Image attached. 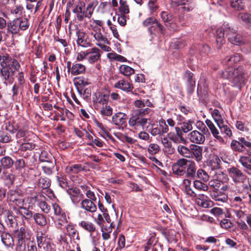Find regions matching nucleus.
I'll return each mask as SVG.
<instances>
[{
    "mask_svg": "<svg viewBox=\"0 0 251 251\" xmlns=\"http://www.w3.org/2000/svg\"><path fill=\"white\" fill-rule=\"evenodd\" d=\"M241 59V56L239 53H234L230 56H227L223 60V63L229 67L222 72L221 76L223 78L229 79L232 78V83L237 86L241 87L244 84L245 78L244 76V71L242 67L236 69L233 68L232 66L239 61Z\"/></svg>",
    "mask_w": 251,
    "mask_h": 251,
    "instance_id": "1",
    "label": "nucleus"
},
{
    "mask_svg": "<svg viewBox=\"0 0 251 251\" xmlns=\"http://www.w3.org/2000/svg\"><path fill=\"white\" fill-rule=\"evenodd\" d=\"M20 65L15 59L7 54L0 53V76L4 83H12L14 79V75L19 70Z\"/></svg>",
    "mask_w": 251,
    "mask_h": 251,
    "instance_id": "2",
    "label": "nucleus"
},
{
    "mask_svg": "<svg viewBox=\"0 0 251 251\" xmlns=\"http://www.w3.org/2000/svg\"><path fill=\"white\" fill-rule=\"evenodd\" d=\"M216 44L218 49H221V47L225 43V36L231 44L240 46L243 45L245 43L243 37L236 32L235 29L231 28L228 25H223L217 31Z\"/></svg>",
    "mask_w": 251,
    "mask_h": 251,
    "instance_id": "3",
    "label": "nucleus"
},
{
    "mask_svg": "<svg viewBox=\"0 0 251 251\" xmlns=\"http://www.w3.org/2000/svg\"><path fill=\"white\" fill-rule=\"evenodd\" d=\"M229 176L232 178L236 186L235 189H232L236 193L242 194L246 192L248 194L251 190V186L247 182V176L239 169L235 167H231L227 169Z\"/></svg>",
    "mask_w": 251,
    "mask_h": 251,
    "instance_id": "4",
    "label": "nucleus"
},
{
    "mask_svg": "<svg viewBox=\"0 0 251 251\" xmlns=\"http://www.w3.org/2000/svg\"><path fill=\"white\" fill-rule=\"evenodd\" d=\"M151 110L149 108L134 110L128 121L129 126L133 130H143L146 126L149 123V119L145 118L144 116L148 114Z\"/></svg>",
    "mask_w": 251,
    "mask_h": 251,
    "instance_id": "5",
    "label": "nucleus"
},
{
    "mask_svg": "<svg viewBox=\"0 0 251 251\" xmlns=\"http://www.w3.org/2000/svg\"><path fill=\"white\" fill-rule=\"evenodd\" d=\"M95 9L94 2H91L87 5L83 1H80L76 4L73 9V12L75 14L76 19L82 22L85 18L90 19Z\"/></svg>",
    "mask_w": 251,
    "mask_h": 251,
    "instance_id": "6",
    "label": "nucleus"
},
{
    "mask_svg": "<svg viewBox=\"0 0 251 251\" xmlns=\"http://www.w3.org/2000/svg\"><path fill=\"white\" fill-rule=\"evenodd\" d=\"M29 26L28 20L26 18H18L7 24V31L12 34H21Z\"/></svg>",
    "mask_w": 251,
    "mask_h": 251,
    "instance_id": "7",
    "label": "nucleus"
},
{
    "mask_svg": "<svg viewBox=\"0 0 251 251\" xmlns=\"http://www.w3.org/2000/svg\"><path fill=\"white\" fill-rule=\"evenodd\" d=\"M91 35L94 38L93 41L95 45L101 50L106 52H109L111 50V48L109 46L110 42L107 38L101 33L100 28L94 29L91 32Z\"/></svg>",
    "mask_w": 251,
    "mask_h": 251,
    "instance_id": "8",
    "label": "nucleus"
},
{
    "mask_svg": "<svg viewBox=\"0 0 251 251\" xmlns=\"http://www.w3.org/2000/svg\"><path fill=\"white\" fill-rule=\"evenodd\" d=\"M30 237L27 227L23 226L14 232V238L17 241V248L19 251H24L25 249V241Z\"/></svg>",
    "mask_w": 251,
    "mask_h": 251,
    "instance_id": "9",
    "label": "nucleus"
},
{
    "mask_svg": "<svg viewBox=\"0 0 251 251\" xmlns=\"http://www.w3.org/2000/svg\"><path fill=\"white\" fill-rule=\"evenodd\" d=\"M7 199L17 207L25 204L22 193L19 191L12 190L9 191L7 193Z\"/></svg>",
    "mask_w": 251,
    "mask_h": 251,
    "instance_id": "10",
    "label": "nucleus"
},
{
    "mask_svg": "<svg viewBox=\"0 0 251 251\" xmlns=\"http://www.w3.org/2000/svg\"><path fill=\"white\" fill-rule=\"evenodd\" d=\"M109 95L103 92H96L93 98V102L95 109L108 104Z\"/></svg>",
    "mask_w": 251,
    "mask_h": 251,
    "instance_id": "11",
    "label": "nucleus"
},
{
    "mask_svg": "<svg viewBox=\"0 0 251 251\" xmlns=\"http://www.w3.org/2000/svg\"><path fill=\"white\" fill-rule=\"evenodd\" d=\"M30 199L31 202L38 205L43 212L45 213L50 212V207L46 202V197L43 195L34 194L31 197Z\"/></svg>",
    "mask_w": 251,
    "mask_h": 251,
    "instance_id": "12",
    "label": "nucleus"
},
{
    "mask_svg": "<svg viewBox=\"0 0 251 251\" xmlns=\"http://www.w3.org/2000/svg\"><path fill=\"white\" fill-rule=\"evenodd\" d=\"M188 159L180 158L172 166L174 174L177 176H183L186 173V168L187 165Z\"/></svg>",
    "mask_w": 251,
    "mask_h": 251,
    "instance_id": "13",
    "label": "nucleus"
},
{
    "mask_svg": "<svg viewBox=\"0 0 251 251\" xmlns=\"http://www.w3.org/2000/svg\"><path fill=\"white\" fill-rule=\"evenodd\" d=\"M204 133L197 130H194L187 135L188 139L190 142L195 145L202 144L205 141Z\"/></svg>",
    "mask_w": 251,
    "mask_h": 251,
    "instance_id": "14",
    "label": "nucleus"
},
{
    "mask_svg": "<svg viewBox=\"0 0 251 251\" xmlns=\"http://www.w3.org/2000/svg\"><path fill=\"white\" fill-rule=\"evenodd\" d=\"M77 37L76 44L78 46L83 48H88L91 46V40L88 35L82 30L78 29L76 32Z\"/></svg>",
    "mask_w": 251,
    "mask_h": 251,
    "instance_id": "15",
    "label": "nucleus"
},
{
    "mask_svg": "<svg viewBox=\"0 0 251 251\" xmlns=\"http://www.w3.org/2000/svg\"><path fill=\"white\" fill-rule=\"evenodd\" d=\"M143 25L145 26H149V30L151 33L152 28L158 29V31L163 33L165 31V28L158 21L154 18L150 17L146 19L143 22Z\"/></svg>",
    "mask_w": 251,
    "mask_h": 251,
    "instance_id": "16",
    "label": "nucleus"
},
{
    "mask_svg": "<svg viewBox=\"0 0 251 251\" xmlns=\"http://www.w3.org/2000/svg\"><path fill=\"white\" fill-rule=\"evenodd\" d=\"M67 193L69 195L72 202L75 204H78L84 198L83 194L77 187H71L68 189Z\"/></svg>",
    "mask_w": 251,
    "mask_h": 251,
    "instance_id": "17",
    "label": "nucleus"
},
{
    "mask_svg": "<svg viewBox=\"0 0 251 251\" xmlns=\"http://www.w3.org/2000/svg\"><path fill=\"white\" fill-rule=\"evenodd\" d=\"M36 241L39 250L43 249L44 251H50L51 245L50 242L47 241L45 234L42 232L37 233L36 235Z\"/></svg>",
    "mask_w": 251,
    "mask_h": 251,
    "instance_id": "18",
    "label": "nucleus"
},
{
    "mask_svg": "<svg viewBox=\"0 0 251 251\" xmlns=\"http://www.w3.org/2000/svg\"><path fill=\"white\" fill-rule=\"evenodd\" d=\"M191 152L189 158L194 159L198 163L201 162L202 160V147L197 145H190Z\"/></svg>",
    "mask_w": 251,
    "mask_h": 251,
    "instance_id": "19",
    "label": "nucleus"
},
{
    "mask_svg": "<svg viewBox=\"0 0 251 251\" xmlns=\"http://www.w3.org/2000/svg\"><path fill=\"white\" fill-rule=\"evenodd\" d=\"M101 56L100 50L97 48L93 47L87 50V61L90 64H94L98 61Z\"/></svg>",
    "mask_w": 251,
    "mask_h": 251,
    "instance_id": "20",
    "label": "nucleus"
},
{
    "mask_svg": "<svg viewBox=\"0 0 251 251\" xmlns=\"http://www.w3.org/2000/svg\"><path fill=\"white\" fill-rule=\"evenodd\" d=\"M175 128L176 133L170 132L169 134L170 139L173 142L176 144H179L181 143L185 144L187 142L186 140L182 136L180 128L178 127H175Z\"/></svg>",
    "mask_w": 251,
    "mask_h": 251,
    "instance_id": "21",
    "label": "nucleus"
},
{
    "mask_svg": "<svg viewBox=\"0 0 251 251\" xmlns=\"http://www.w3.org/2000/svg\"><path fill=\"white\" fill-rule=\"evenodd\" d=\"M80 207L83 209L91 213H94L97 210L96 205L93 201L89 199H82L80 203Z\"/></svg>",
    "mask_w": 251,
    "mask_h": 251,
    "instance_id": "22",
    "label": "nucleus"
},
{
    "mask_svg": "<svg viewBox=\"0 0 251 251\" xmlns=\"http://www.w3.org/2000/svg\"><path fill=\"white\" fill-rule=\"evenodd\" d=\"M114 87L126 92H130L133 88L132 84L128 81L121 79L114 84Z\"/></svg>",
    "mask_w": 251,
    "mask_h": 251,
    "instance_id": "23",
    "label": "nucleus"
},
{
    "mask_svg": "<svg viewBox=\"0 0 251 251\" xmlns=\"http://www.w3.org/2000/svg\"><path fill=\"white\" fill-rule=\"evenodd\" d=\"M197 168L195 162L192 160H188L186 168V173L188 177L194 178L197 174Z\"/></svg>",
    "mask_w": 251,
    "mask_h": 251,
    "instance_id": "24",
    "label": "nucleus"
},
{
    "mask_svg": "<svg viewBox=\"0 0 251 251\" xmlns=\"http://www.w3.org/2000/svg\"><path fill=\"white\" fill-rule=\"evenodd\" d=\"M86 71L85 66L81 63L75 62L73 63L71 68V74L73 75H77L83 74Z\"/></svg>",
    "mask_w": 251,
    "mask_h": 251,
    "instance_id": "25",
    "label": "nucleus"
},
{
    "mask_svg": "<svg viewBox=\"0 0 251 251\" xmlns=\"http://www.w3.org/2000/svg\"><path fill=\"white\" fill-rule=\"evenodd\" d=\"M127 115L122 112L115 114L112 118L113 123L117 126H122L126 123Z\"/></svg>",
    "mask_w": 251,
    "mask_h": 251,
    "instance_id": "26",
    "label": "nucleus"
},
{
    "mask_svg": "<svg viewBox=\"0 0 251 251\" xmlns=\"http://www.w3.org/2000/svg\"><path fill=\"white\" fill-rule=\"evenodd\" d=\"M83 170L84 166L79 164L69 165L65 168V172L69 175L77 174Z\"/></svg>",
    "mask_w": 251,
    "mask_h": 251,
    "instance_id": "27",
    "label": "nucleus"
},
{
    "mask_svg": "<svg viewBox=\"0 0 251 251\" xmlns=\"http://www.w3.org/2000/svg\"><path fill=\"white\" fill-rule=\"evenodd\" d=\"M243 141V137H239L238 140H233L230 143V147L232 150L242 152L244 151V145L242 143Z\"/></svg>",
    "mask_w": 251,
    "mask_h": 251,
    "instance_id": "28",
    "label": "nucleus"
},
{
    "mask_svg": "<svg viewBox=\"0 0 251 251\" xmlns=\"http://www.w3.org/2000/svg\"><path fill=\"white\" fill-rule=\"evenodd\" d=\"M68 219L69 217H67L66 213L54 217V220L55 223L56 227L57 228L60 229L62 226L68 223Z\"/></svg>",
    "mask_w": 251,
    "mask_h": 251,
    "instance_id": "29",
    "label": "nucleus"
},
{
    "mask_svg": "<svg viewBox=\"0 0 251 251\" xmlns=\"http://www.w3.org/2000/svg\"><path fill=\"white\" fill-rule=\"evenodd\" d=\"M191 185V180L188 179H185L183 180V185L184 187V191L185 193L189 197L194 198V197L196 196V194L192 189Z\"/></svg>",
    "mask_w": 251,
    "mask_h": 251,
    "instance_id": "30",
    "label": "nucleus"
},
{
    "mask_svg": "<svg viewBox=\"0 0 251 251\" xmlns=\"http://www.w3.org/2000/svg\"><path fill=\"white\" fill-rule=\"evenodd\" d=\"M211 196L213 200L221 202H225L227 200V196L221 192L213 191Z\"/></svg>",
    "mask_w": 251,
    "mask_h": 251,
    "instance_id": "31",
    "label": "nucleus"
},
{
    "mask_svg": "<svg viewBox=\"0 0 251 251\" xmlns=\"http://www.w3.org/2000/svg\"><path fill=\"white\" fill-rule=\"evenodd\" d=\"M120 73L127 77L130 76L135 73L134 69L126 65H122L119 67Z\"/></svg>",
    "mask_w": 251,
    "mask_h": 251,
    "instance_id": "32",
    "label": "nucleus"
},
{
    "mask_svg": "<svg viewBox=\"0 0 251 251\" xmlns=\"http://www.w3.org/2000/svg\"><path fill=\"white\" fill-rule=\"evenodd\" d=\"M238 17L246 26L251 30V15L246 13H240Z\"/></svg>",
    "mask_w": 251,
    "mask_h": 251,
    "instance_id": "33",
    "label": "nucleus"
},
{
    "mask_svg": "<svg viewBox=\"0 0 251 251\" xmlns=\"http://www.w3.org/2000/svg\"><path fill=\"white\" fill-rule=\"evenodd\" d=\"M78 225L90 233L94 232L96 229L95 225L89 221H82L78 224Z\"/></svg>",
    "mask_w": 251,
    "mask_h": 251,
    "instance_id": "34",
    "label": "nucleus"
},
{
    "mask_svg": "<svg viewBox=\"0 0 251 251\" xmlns=\"http://www.w3.org/2000/svg\"><path fill=\"white\" fill-rule=\"evenodd\" d=\"M239 162L245 168L251 170V158L245 155H241L239 157Z\"/></svg>",
    "mask_w": 251,
    "mask_h": 251,
    "instance_id": "35",
    "label": "nucleus"
},
{
    "mask_svg": "<svg viewBox=\"0 0 251 251\" xmlns=\"http://www.w3.org/2000/svg\"><path fill=\"white\" fill-rule=\"evenodd\" d=\"M1 238L2 243L7 247H9L13 244V238L8 233L2 232L1 234Z\"/></svg>",
    "mask_w": 251,
    "mask_h": 251,
    "instance_id": "36",
    "label": "nucleus"
},
{
    "mask_svg": "<svg viewBox=\"0 0 251 251\" xmlns=\"http://www.w3.org/2000/svg\"><path fill=\"white\" fill-rule=\"evenodd\" d=\"M177 150L179 154L181 156L189 158L190 155L191 154V147L190 148H187V147L179 145L177 146Z\"/></svg>",
    "mask_w": 251,
    "mask_h": 251,
    "instance_id": "37",
    "label": "nucleus"
},
{
    "mask_svg": "<svg viewBox=\"0 0 251 251\" xmlns=\"http://www.w3.org/2000/svg\"><path fill=\"white\" fill-rule=\"evenodd\" d=\"M211 116L215 123L217 124L218 126H220V125H222V123L224 122L221 113L217 109H215L212 111Z\"/></svg>",
    "mask_w": 251,
    "mask_h": 251,
    "instance_id": "38",
    "label": "nucleus"
},
{
    "mask_svg": "<svg viewBox=\"0 0 251 251\" xmlns=\"http://www.w3.org/2000/svg\"><path fill=\"white\" fill-rule=\"evenodd\" d=\"M66 229L68 235L71 238H74L75 237L78 236L77 230L75 228V225L73 224L72 223L69 222L67 223V225L66 226Z\"/></svg>",
    "mask_w": 251,
    "mask_h": 251,
    "instance_id": "39",
    "label": "nucleus"
},
{
    "mask_svg": "<svg viewBox=\"0 0 251 251\" xmlns=\"http://www.w3.org/2000/svg\"><path fill=\"white\" fill-rule=\"evenodd\" d=\"M246 0H230V3L232 8L236 10L244 9Z\"/></svg>",
    "mask_w": 251,
    "mask_h": 251,
    "instance_id": "40",
    "label": "nucleus"
},
{
    "mask_svg": "<svg viewBox=\"0 0 251 251\" xmlns=\"http://www.w3.org/2000/svg\"><path fill=\"white\" fill-rule=\"evenodd\" d=\"M33 218L35 223L40 226H45L47 224V219L43 214L41 213H35L33 215Z\"/></svg>",
    "mask_w": 251,
    "mask_h": 251,
    "instance_id": "41",
    "label": "nucleus"
},
{
    "mask_svg": "<svg viewBox=\"0 0 251 251\" xmlns=\"http://www.w3.org/2000/svg\"><path fill=\"white\" fill-rule=\"evenodd\" d=\"M100 111V114L103 116L109 117L112 115L113 109L108 104L101 106L100 108L96 109Z\"/></svg>",
    "mask_w": 251,
    "mask_h": 251,
    "instance_id": "42",
    "label": "nucleus"
},
{
    "mask_svg": "<svg viewBox=\"0 0 251 251\" xmlns=\"http://www.w3.org/2000/svg\"><path fill=\"white\" fill-rule=\"evenodd\" d=\"M194 121L192 120H186L182 122L181 125V129L184 133H187L193 129Z\"/></svg>",
    "mask_w": 251,
    "mask_h": 251,
    "instance_id": "43",
    "label": "nucleus"
},
{
    "mask_svg": "<svg viewBox=\"0 0 251 251\" xmlns=\"http://www.w3.org/2000/svg\"><path fill=\"white\" fill-rule=\"evenodd\" d=\"M5 214L6 216L5 221L7 225L10 227L14 226L16 224V218L9 211H6Z\"/></svg>",
    "mask_w": 251,
    "mask_h": 251,
    "instance_id": "44",
    "label": "nucleus"
},
{
    "mask_svg": "<svg viewBox=\"0 0 251 251\" xmlns=\"http://www.w3.org/2000/svg\"><path fill=\"white\" fill-rule=\"evenodd\" d=\"M0 163L3 168L9 169L13 166L14 164V161L11 157L6 156L2 157L0 160Z\"/></svg>",
    "mask_w": 251,
    "mask_h": 251,
    "instance_id": "45",
    "label": "nucleus"
},
{
    "mask_svg": "<svg viewBox=\"0 0 251 251\" xmlns=\"http://www.w3.org/2000/svg\"><path fill=\"white\" fill-rule=\"evenodd\" d=\"M193 186L197 190L200 191H207L208 190V186L200 180H196L193 181Z\"/></svg>",
    "mask_w": 251,
    "mask_h": 251,
    "instance_id": "46",
    "label": "nucleus"
},
{
    "mask_svg": "<svg viewBox=\"0 0 251 251\" xmlns=\"http://www.w3.org/2000/svg\"><path fill=\"white\" fill-rule=\"evenodd\" d=\"M23 205L21 207H17L19 213L26 219H30L32 217V212Z\"/></svg>",
    "mask_w": 251,
    "mask_h": 251,
    "instance_id": "47",
    "label": "nucleus"
},
{
    "mask_svg": "<svg viewBox=\"0 0 251 251\" xmlns=\"http://www.w3.org/2000/svg\"><path fill=\"white\" fill-rule=\"evenodd\" d=\"M74 83L76 85L81 88L85 87L91 83L87 78H85L83 77H75L74 79Z\"/></svg>",
    "mask_w": 251,
    "mask_h": 251,
    "instance_id": "48",
    "label": "nucleus"
},
{
    "mask_svg": "<svg viewBox=\"0 0 251 251\" xmlns=\"http://www.w3.org/2000/svg\"><path fill=\"white\" fill-rule=\"evenodd\" d=\"M178 4L183 5V9L187 11H190L193 8V5L190 0H180L178 1Z\"/></svg>",
    "mask_w": 251,
    "mask_h": 251,
    "instance_id": "49",
    "label": "nucleus"
},
{
    "mask_svg": "<svg viewBox=\"0 0 251 251\" xmlns=\"http://www.w3.org/2000/svg\"><path fill=\"white\" fill-rule=\"evenodd\" d=\"M196 175L199 178L204 182H206L209 180V175L206 172L202 169H199L197 172Z\"/></svg>",
    "mask_w": 251,
    "mask_h": 251,
    "instance_id": "50",
    "label": "nucleus"
},
{
    "mask_svg": "<svg viewBox=\"0 0 251 251\" xmlns=\"http://www.w3.org/2000/svg\"><path fill=\"white\" fill-rule=\"evenodd\" d=\"M147 150L150 154L154 155L159 152L160 148L157 144L150 143L148 146Z\"/></svg>",
    "mask_w": 251,
    "mask_h": 251,
    "instance_id": "51",
    "label": "nucleus"
},
{
    "mask_svg": "<svg viewBox=\"0 0 251 251\" xmlns=\"http://www.w3.org/2000/svg\"><path fill=\"white\" fill-rule=\"evenodd\" d=\"M35 147V145L32 143L26 142L22 143L19 150L21 151H32Z\"/></svg>",
    "mask_w": 251,
    "mask_h": 251,
    "instance_id": "52",
    "label": "nucleus"
},
{
    "mask_svg": "<svg viewBox=\"0 0 251 251\" xmlns=\"http://www.w3.org/2000/svg\"><path fill=\"white\" fill-rule=\"evenodd\" d=\"M120 11L122 14H126L129 13V7L126 0H120Z\"/></svg>",
    "mask_w": 251,
    "mask_h": 251,
    "instance_id": "53",
    "label": "nucleus"
},
{
    "mask_svg": "<svg viewBox=\"0 0 251 251\" xmlns=\"http://www.w3.org/2000/svg\"><path fill=\"white\" fill-rule=\"evenodd\" d=\"M38 186L42 189L48 188L50 185L49 178L47 177H41L38 182Z\"/></svg>",
    "mask_w": 251,
    "mask_h": 251,
    "instance_id": "54",
    "label": "nucleus"
},
{
    "mask_svg": "<svg viewBox=\"0 0 251 251\" xmlns=\"http://www.w3.org/2000/svg\"><path fill=\"white\" fill-rule=\"evenodd\" d=\"M220 160L217 156H215L210 161L209 163V165L212 170H218L220 167Z\"/></svg>",
    "mask_w": 251,
    "mask_h": 251,
    "instance_id": "55",
    "label": "nucleus"
},
{
    "mask_svg": "<svg viewBox=\"0 0 251 251\" xmlns=\"http://www.w3.org/2000/svg\"><path fill=\"white\" fill-rule=\"evenodd\" d=\"M148 6L151 13L155 12L159 8L157 0H150L148 2Z\"/></svg>",
    "mask_w": 251,
    "mask_h": 251,
    "instance_id": "56",
    "label": "nucleus"
},
{
    "mask_svg": "<svg viewBox=\"0 0 251 251\" xmlns=\"http://www.w3.org/2000/svg\"><path fill=\"white\" fill-rule=\"evenodd\" d=\"M212 135L213 136V137L217 139L219 142L220 143H224V140L223 138L220 135V133L219 132V130L216 128V127L215 126L213 128H211V129H209Z\"/></svg>",
    "mask_w": 251,
    "mask_h": 251,
    "instance_id": "57",
    "label": "nucleus"
},
{
    "mask_svg": "<svg viewBox=\"0 0 251 251\" xmlns=\"http://www.w3.org/2000/svg\"><path fill=\"white\" fill-rule=\"evenodd\" d=\"M176 19H172L171 21L166 23L165 26L170 30L176 31L178 29L179 26L176 23Z\"/></svg>",
    "mask_w": 251,
    "mask_h": 251,
    "instance_id": "58",
    "label": "nucleus"
},
{
    "mask_svg": "<svg viewBox=\"0 0 251 251\" xmlns=\"http://www.w3.org/2000/svg\"><path fill=\"white\" fill-rule=\"evenodd\" d=\"M23 10L24 7L22 5L17 4L11 9V13L16 16H20L22 14Z\"/></svg>",
    "mask_w": 251,
    "mask_h": 251,
    "instance_id": "59",
    "label": "nucleus"
},
{
    "mask_svg": "<svg viewBox=\"0 0 251 251\" xmlns=\"http://www.w3.org/2000/svg\"><path fill=\"white\" fill-rule=\"evenodd\" d=\"M53 167V164L50 163V162H46L45 165L42 166L43 171L48 175H50L52 174Z\"/></svg>",
    "mask_w": 251,
    "mask_h": 251,
    "instance_id": "60",
    "label": "nucleus"
},
{
    "mask_svg": "<svg viewBox=\"0 0 251 251\" xmlns=\"http://www.w3.org/2000/svg\"><path fill=\"white\" fill-rule=\"evenodd\" d=\"M11 137L8 133L3 131H0V143H6L10 142Z\"/></svg>",
    "mask_w": 251,
    "mask_h": 251,
    "instance_id": "61",
    "label": "nucleus"
},
{
    "mask_svg": "<svg viewBox=\"0 0 251 251\" xmlns=\"http://www.w3.org/2000/svg\"><path fill=\"white\" fill-rule=\"evenodd\" d=\"M242 143L244 145V151L246 150L248 155L251 156V142L243 137V141Z\"/></svg>",
    "mask_w": 251,
    "mask_h": 251,
    "instance_id": "62",
    "label": "nucleus"
},
{
    "mask_svg": "<svg viewBox=\"0 0 251 251\" xmlns=\"http://www.w3.org/2000/svg\"><path fill=\"white\" fill-rule=\"evenodd\" d=\"M218 127L220 128L221 132H224L228 137H230L232 136V131L228 126L224 125L223 123L222 125Z\"/></svg>",
    "mask_w": 251,
    "mask_h": 251,
    "instance_id": "63",
    "label": "nucleus"
},
{
    "mask_svg": "<svg viewBox=\"0 0 251 251\" xmlns=\"http://www.w3.org/2000/svg\"><path fill=\"white\" fill-rule=\"evenodd\" d=\"M231 213L233 214L237 218L241 219L244 217L245 213L240 209H237V207H233L230 209Z\"/></svg>",
    "mask_w": 251,
    "mask_h": 251,
    "instance_id": "64",
    "label": "nucleus"
}]
</instances>
